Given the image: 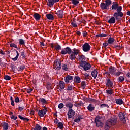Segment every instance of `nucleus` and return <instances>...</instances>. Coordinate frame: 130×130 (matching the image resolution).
<instances>
[{"instance_id": "nucleus-64", "label": "nucleus", "mask_w": 130, "mask_h": 130, "mask_svg": "<svg viewBox=\"0 0 130 130\" xmlns=\"http://www.w3.org/2000/svg\"><path fill=\"white\" fill-rule=\"evenodd\" d=\"M0 54H2V55H5V52H4V51H3V50H0Z\"/></svg>"}, {"instance_id": "nucleus-27", "label": "nucleus", "mask_w": 130, "mask_h": 130, "mask_svg": "<svg viewBox=\"0 0 130 130\" xmlns=\"http://www.w3.org/2000/svg\"><path fill=\"white\" fill-rule=\"evenodd\" d=\"M65 105L66 107H68L69 109H72V108H73V103L71 102H67Z\"/></svg>"}, {"instance_id": "nucleus-43", "label": "nucleus", "mask_w": 130, "mask_h": 130, "mask_svg": "<svg viewBox=\"0 0 130 130\" xmlns=\"http://www.w3.org/2000/svg\"><path fill=\"white\" fill-rule=\"evenodd\" d=\"M24 70H25V66L24 65L20 66L18 68V71H24Z\"/></svg>"}, {"instance_id": "nucleus-45", "label": "nucleus", "mask_w": 130, "mask_h": 130, "mask_svg": "<svg viewBox=\"0 0 130 130\" xmlns=\"http://www.w3.org/2000/svg\"><path fill=\"white\" fill-rule=\"evenodd\" d=\"M10 47H14V48H18V46L16 44L11 43L10 44Z\"/></svg>"}, {"instance_id": "nucleus-6", "label": "nucleus", "mask_w": 130, "mask_h": 130, "mask_svg": "<svg viewBox=\"0 0 130 130\" xmlns=\"http://www.w3.org/2000/svg\"><path fill=\"white\" fill-rule=\"evenodd\" d=\"M61 62L59 60H56L54 62V66L53 68L55 69V70H57V71H58L61 69Z\"/></svg>"}, {"instance_id": "nucleus-37", "label": "nucleus", "mask_w": 130, "mask_h": 130, "mask_svg": "<svg viewBox=\"0 0 130 130\" xmlns=\"http://www.w3.org/2000/svg\"><path fill=\"white\" fill-rule=\"evenodd\" d=\"M19 44L20 45H25V40L22 39H19Z\"/></svg>"}, {"instance_id": "nucleus-33", "label": "nucleus", "mask_w": 130, "mask_h": 130, "mask_svg": "<svg viewBox=\"0 0 130 130\" xmlns=\"http://www.w3.org/2000/svg\"><path fill=\"white\" fill-rule=\"evenodd\" d=\"M57 125L59 129H62L63 128V122H60Z\"/></svg>"}, {"instance_id": "nucleus-12", "label": "nucleus", "mask_w": 130, "mask_h": 130, "mask_svg": "<svg viewBox=\"0 0 130 130\" xmlns=\"http://www.w3.org/2000/svg\"><path fill=\"white\" fill-rule=\"evenodd\" d=\"M125 115L124 113L122 112H120L119 113V117L121 121H122L123 123H125L126 121L125 120V117H124Z\"/></svg>"}, {"instance_id": "nucleus-32", "label": "nucleus", "mask_w": 130, "mask_h": 130, "mask_svg": "<svg viewBox=\"0 0 130 130\" xmlns=\"http://www.w3.org/2000/svg\"><path fill=\"white\" fill-rule=\"evenodd\" d=\"M81 119H82V116H79L78 118L75 119L74 120V122H77V123H79L80 121H81Z\"/></svg>"}, {"instance_id": "nucleus-16", "label": "nucleus", "mask_w": 130, "mask_h": 130, "mask_svg": "<svg viewBox=\"0 0 130 130\" xmlns=\"http://www.w3.org/2000/svg\"><path fill=\"white\" fill-rule=\"evenodd\" d=\"M106 86L108 88H112L113 87V82L111 81L110 79H108L106 82Z\"/></svg>"}, {"instance_id": "nucleus-20", "label": "nucleus", "mask_w": 130, "mask_h": 130, "mask_svg": "<svg viewBox=\"0 0 130 130\" xmlns=\"http://www.w3.org/2000/svg\"><path fill=\"white\" fill-rule=\"evenodd\" d=\"M46 17L48 19V20H54V16H53V15L50 13L46 14Z\"/></svg>"}, {"instance_id": "nucleus-61", "label": "nucleus", "mask_w": 130, "mask_h": 130, "mask_svg": "<svg viewBox=\"0 0 130 130\" xmlns=\"http://www.w3.org/2000/svg\"><path fill=\"white\" fill-rule=\"evenodd\" d=\"M40 44L41 46H43V47L45 46V44H44V43H43V42H41Z\"/></svg>"}, {"instance_id": "nucleus-38", "label": "nucleus", "mask_w": 130, "mask_h": 130, "mask_svg": "<svg viewBox=\"0 0 130 130\" xmlns=\"http://www.w3.org/2000/svg\"><path fill=\"white\" fill-rule=\"evenodd\" d=\"M18 117H19V118H20V119H21V120L29 121V119H28L27 118H24V117H22V116H21V115H19Z\"/></svg>"}, {"instance_id": "nucleus-19", "label": "nucleus", "mask_w": 130, "mask_h": 130, "mask_svg": "<svg viewBox=\"0 0 130 130\" xmlns=\"http://www.w3.org/2000/svg\"><path fill=\"white\" fill-rule=\"evenodd\" d=\"M87 109H88V111H90L91 112L93 110H95V106L92 104H90L87 107Z\"/></svg>"}, {"instance_id": "nucleus-26", "label": "nucleus", "mask_w": 130, "mask_h": 130, "mask_svg": "<svg viewBox=\"0 0 130 130\" xmlns=\"http://www.w3.org/2000/svg\"><path fill=\"white\" fill-rule=\"evenodd\" d=\"M39 101L40 103H42V104H46V103H47V101L46 100H45V99L44 98H40L39 100Z\"/></svg>"}, {"instance_id": "nucleus-25", "label": "nucleus", "mask_w": 130, "mask_h": 130, "mask_svg": "<svg viewBox=\"0 0 130 130\" xmlns=\"http://www.w3.org/2000/svg\"><path fill=\"white\" fill-rule=\"evenodd\" d=\"M109 24H114L115 23V17H112L109 20H108Z\"/></svg>"}, {"instance_id": "nucleus-5", "label": "nucleus", "mask_w": 130, "mask_h": 130, "mask_svg": "<svg viewBox=\"0 0 130 130\" xmlns=\"http://www.w3.org/2000/svg\"><path fill=\"white\" fill-rule=\"evenodd\" d=\"M121 11H122V8L120 7L117 10V12L113 14L114 18H115L116 20H118V17H120L121 18L123 17V13H122Z\"/></svg>"}, {"instance_id": "nucleus-58", "label": "nucleus", "mask_w": 130, "mask_h": 130, "mask_svg": "<svg viewBox=\"0 0 130 130\" xmlns=\"http://www.w3.org/2000/svg\"><path fill=\"white\" fill-rule=\"evenodd\" d=\"M21 56L23 58H26V56L25 55V53L24 52H22L21 53Z\"/></svg>"}, {"instance_id": "nucleus-49", "label": "nucleus", "mask_w": 130, "mask_h": 130, "mask_svg": "<svg viewBox=\"0 0 130 130\" xmlns=\"http://www.w3.org/2000/svg\"><path fill=\"white\" fill-rule=\"evenodd\" d=\"M62 70H64V71H68V66L67 64H64L62 66Z\"/></svg>"}, {"instance_id": "nucleus-8", "label": "nucleus", "mask_w": 130, "mask_h": 130, "mask_svg": "<svg viewBox=\"0 0 130 130\" xmlns=\"http://www.w3.org/2000/svg\"><path fill=\"white\" fill-rule=\"evenodd\" d=\"M80 66L83 68L84 71H88V70H90V69H91V65L90 63L86 61L81 62Z\"/></svg>"}, {"instance_id": "nucleus-21", "label": "nucleus", "mask_w": 130, "mask_h": 130, "mask_svg": "<svg viewBox=\"0 0 130 130\" xmlns=\"http://www.w3.org/2000/svg\"><path fill=\"white\" fill-rule=\"evenodd\" d=\"M91 75L94 79H96L98 76V71L97 70H94L91 72Z\"/></svg>"}, {"instance_id": "nucleus-42", "label": "nucleus", "mask_w": 130, "mask_h": 130, "mask_svg": "<svg viewBox=\"0 0 130 130\" xmlns=\"http://www.w3.org/2000/svg\"><path fill=\"white\" fill-rule=\"evenodd\" d=\"M81 85L82 89H85L86 88V82L82 81L81 83Z\"/></svg>"}, {"instance_id": "nucleus-44", "label": "nucleus", "mask_w": 130, "mask_h": 130, "mask_svg": "<svg viewBox=\"0 0 130 130\" xmlns=\"http://www.w3.org/2000/svg\"><path fill=\"white\" fill-rule=\"evenodd\" d=\"M83 77L85 80H88V79H90V75L87 74V73H86L84 75Z\"/></svg>"}, {"instance_id": "nucleus-63", "label": "nucleus", "mask_w": 130, "mask_h": 130, "mask_svg": "<svg viewBox=\"0 0 130 130\" xmlns=\"http://www.w3.org/2000/svg\"><path fill=\"white\" fill-rule=\"evenodd\" d=\"M18 109L20 111H22L24 109V107H19Z\"/></svg>"}, {"instance_id": "nucleus-30", "label": "nucleus", "mask_w": 130, "mask_h": 130, "mask_svg": "<svg viewBox=\"0 0 130 130\" xmlns=\"http://www.w3.org/2000/svg\"><path fill=\"white\" fill-rule=\"evenodd\" d=\"M59 87L61 90H63V89H64V87H65L64 82H63V81H60L59 82Z\"/></svg>"}, {"instance_id": "nucleus-11", "label": "nucleus", "mask_w": 130, "mask_h": 130, "mask_svg": "<svg viewBox=\"0 0 130 130\" xmlns=\"http://www.w3.org/2000/svg\"><path fill=\"white\" fill-rule=\"evenodd\" d=\"M122 8L121 6H119V4L117 3L116 2H113V5H112L111 9L112 10H118V9Z\"/></svg>"}, {"instance_id": "nucleus-53", "label": "nucleus", "mask_w": 130, "mask_h": 130, "mask_svg": "<svg viewBox=\"0 0 130 130\" xmlns=\"http://www.w3.org/2000/svg\"><path fill=\"white\" fill-rule=\"evenodd\" d=\"M32 91H33V89L28 88L27 89V93H28V94H30L31 93V92H32Z\"/></svg>"}, {"instance_id": "nucleus-48", "label": "nucleus", "mask_w": 130, "mask_h": 130, "mask_svg": "<svg viewBox=\"0 0 130 130\" xmlns=\"http://www.w3.org/2000/svg\"><path fill=\"white\" fill-rule=\"evenodd\" d=\"M82 104V103H76L74 104V106H75L76 107H80V106H81Z\"/></svg>"}, {"instance_id": "nucleus-55", "label": "nucleus", "mask_w": 130, "mask_h": 130, "mask_svg": "<svg viewBox=\"0 0 130 130\" xmlns=\"http://www.w3.org/2000/svg\"><path fill=\"white\" fill-rule=\"evenodd\" d=\"M101 107L102 108H103V107H108V105L105 104H103L101 105Z\"/></svg>"}, {"instance_id": "nucleus-34", "label": "nucleus", "mask_w": 130, "mask_h": 130, "mask_svg": "<svg viewBox=\"0 0 130 130\" xmlns=\"http://www.w3.org/2000/svg\"><path fill=\"white\" fill-rule=\"evenodd\" d=\"M85 59H86V57H85V56L82 55L81 56H79V60H80L81 62H85Z\"/></svg>"}, {"instance_id": "nucleus-36", "label": "nucleus", "mask_w": 130, "mask_h": 130, "mask_svg": "<svg viewBox=\"0 0 130 130\" xmlns=\"http://www.w3.org/2000/svg\"><path fill=\"white\" fill-rule=\"evenodd\" d=\"M16 56L14 58H12V60H13V61H16V60H17L18 59V58L19 57V52H18V51H16Z\"/></svg>"}, {"instance_id": "nucleus-23", "label": "nucleus", "mask_w": 130, "mask_h": 130, "mask_svg": "<svg viewBox=\"0 0 130 130\" xmlns=\"http://www.w3.org/2000/svg\"><path fill=\"white\" fill-rule=\"evenodd\" d=\"M73 79V77L71 75H68L65 79V83H70V81Z\"/></svg>"}, {"instance_id": "nucleus-28", "label": "nucleus", "mask_w": 130, "mask_h": 130, "mask_svg": "<svg viewBox=\"0 0 130 130\" xmlns=\"http://www.w3.org/2000/svg\"><path fill=\"white\" fill-rule=\"evenodd\" d=\"M74 81L75 83H77L78 84H79L81 83V78H80V77L76 76L74 78Z\"/></svg>"}, {"instance_id": "nucleus-59", "label": "nucleus", "mask_w": 130, "mask_h": 130, "mask_svg": "<svg viewBox=\"0 0 130 130\" xmlns=\"http://www.w3.org/2000/svg\"><path fill=\"white\" fill-rule=\"evenodd\" d=\"M87 35H88V34L86 31L83 32V37H87Z\"/></svg>"}, {"instance_id": "nucleus-7", "label": "nucleus", "mask_w": 130, "mask_h": 130, "mask_svg": "<svg viewBox=\"0 0 130 130\" xmlns=\"http://www.w3.org/2000/svg\"><path fill=\"white\" fill-rule=\"evenodd\" d=\"M47 112V108L44 107L43 109L39 110L38 111V115L40 117H44V115L46 114Z\"/></svg>"}, {"instance_id": "nucleus-29", "label": "nucleus", "mask_w": 130, "mask_h": 130, "mask_svg": "<svg viewBox=\"0 0 130 130\" xmlns=\"http://www.w3.org/2000/svg\"><path fill=\"white\" fill-rule=\"evenodd\" d=\"M116 103L117 104L121 105L123 103V101L121 99H115Z\"/></svg>"}, {"instance_id": "nucleus-4", "label": "nucleus", "mask_w": 130, "mask_h": 130, "mask_svg": "<svg viewBox=\"0 0 130 130\" xmlns=\"http://www.w3.org/2000/svg\"><path fill=\"white\" fill-rule=\"evenodd\" d=\"M103 120V118H102V116H97L95 118V123L96 124V126L98 127H103V123L102 121Z\"/></svg>"}, {"instance_id": "nucleus-1", "label": "nucleus", "mask_w": 130, "mask_h": 130, "mask_svg": "<svg viewBox=\"0 0 130 130\" xmlns=\"http://www.w3.org/2000/svg\"><path fill=\"white\" fill-rule=\"evenodd\" d=\"M117 122V119L112 118L108 119L105 125V129L108 130L112 125H115Z\"/></svg>"}, {"instance_id": "nucleus-18", "label": "nucleus", "mask_w": 130, "mask_h": 130, "mask_svg": "<svg viewBox=\"0 0 130 130\" xmlns=\"http://www.w3.org/2000/svg\"><path fill=\"white\" fill-rule=\"evenodd\" d=\"M115 72H116V69L115 68L111 66L109 69V73L111 75H114L115 74Z\"/></svg>"}, {"instance_id": "nucleus-31", "label": "nucleus", "mask_w": 130, "mask_h": 130, "mask_svg": "<svg viewBox=\"0 0 130 130\" xmlns=\"http://www.w3.org/2000/svg\"><path fill=\"white\" fill-rule=\"evenodd\" d=\"M54 48L56 51H58V50H61V46L58 44L54 45Z\"/></svg>"}, {"instance_id": "nucleus-39", "label": "nucleus", "mask_w": 130, "mask_h": 130, "mask_svg": "<svg viewBox=\"0 0 130 130\" xmlns=\"http://www.w3.org/2000/svg\"><path fill=\"white\" fill-rule=\"evenodd\" d=\"M71 2L73 5H74V6H77L79 4V1L78 0H72Z\"/></svg>"}, {"instance_id": "nucleus-17", "label": "nucleus", "mask_w": 130, "mask_h": 130, "mask_svg": "<svg viewBox=\"0 0 130 130\" xmlns=\"http://www.w3.org/2000/svg\"><path fill=\"white\" fill-rule=\"evenodd\" d=\"M57 2H59V0H48L47 5L49 7H52L54 5V3H57Z\"/></svg>"}, {"instance_id": "nucleus-60", "label": "nucleus", "mask_w": 130, "mask_h": 130, "mask_svg": "<svg viewBox=\"0 0 130 130\" xmlns=\"http://www.w3.org/2000/svg\"><path fill=\"white\" fill-rule=\"evenodd\" d=\"M120 74H121V72H118L116 73L115 75L117 76V77H118V76H120Z\"/></svg>"}, {"instance_id": "nucleus-35", "label": "nucleus", "mask_w": 130, "mask_h": 130, "mask_svg": "<svg viewBox=\"0 0 130 130\" xmlns=\"http://www.w3.org/2000/svg\"><path fill=\"white\" fill-rule=\"evenodd\" d=\"M107 94L108 95H112L113 94V89H109L106 90Z\"/></svg>"}, {"instance_id": "nucleus-51", "label": "nucleus", "mask_w": 130, "mask_h": 130, "mask_svg": "<svg viewBox=\"0 0 130 130\" xmlns=\"http://www.w3.org/2000/svg\"><path fill=\"white\" fill-rule=\"evenodd\" d=\"M60 122L59 121V120L57 119H55L54 120V123L56 124L57 125L60 123Z\"/></svg>"}, {"instance_id": "nucleus-13", "label": "nucleus", "mask_w": 130, "mask_h": 130, "mask_svg": "<svg viewBox=\"0 0 130 130\" xmlns=\"http://www.w3.org/2000/svg\"><path fill=\"white\" fill-rule=\"evenodd\" d=\"M67 114L68 118H72L75 115V111L72 109H69Z\"/></svg>"}, {"instance_id": "nucleus-10", "label": "nucleus", "mask_w": 130, "mask_h": 130, "mask_svg": "<svg viewBox=\"0 0 130 130\" xmlns=\"http://www.w3.org/2000/svg\"><path fill=\"white\" fill-rule=\"evenodd\" d=\"M71 53H72V49L69 47L63 49L61 51V54L63 55L71 54Z\"/></svg>"}, {"instance_id": "nucleus-2", "label": "nucleus", "mask_w": 130, "mask_h": 130, "mask_svg": "<svg viewBox=\"0 0 130 130\" xmlns=\"http://www.w3.org/2000/svg\"><path fill=\"white\" fill-rule=\"evenodd\" d=\"M79 53L80 50L74 48L72 50L71 53L69 55V59H71V60H74V59H76V58H77L76 56H77V55H78Z\"/></svg>"}, {"instance_id": "nucleus-22", "label": "nucleus", "mask_w": 130, "mask_h": 130, "mask_svg": "<svg viewBox=\"0 0 130 130\" xmlns=\"http://www.w3.org/2000/svg\"><path fill=\"white\" fill-rule=\"evenodd\" d=\"M33 17L36 21H39L40 20V15L38 13H35Z\"/></svg>"}, {"instance_id": "nucleus-3", "label": "nucleus", "mask_w": 130, "mask_h": 130, "mask_svg": "<svg viewBox=\"0 0 130 130\" xmlns=\"http://www.w3.org/2000/svg\"><path fill=\"white\" fill-rule=\"evenodd\" d=\"M112 3L111 0H105V3L103 2L101 4V9L102 10H108L109 6L111 5Z\"/></svg>"}, {"instance_id": "nucleus-62", "label": "nucleus", "mask_w": 130, "mask_h": 130, "mask_svg": "<svg viewBox=\"0 0 130 130\" xmlns=\"http://www.w3.org/2000/svg\"><path fill=\"white\" fill-rule=\"evenodd\" d=\"M103 46H104V47H106L107 46H108V43H104L103 44Z\"/></svg>"}, {"instance_id": "nucleus-50", "label": "nucleus", "mask_w": 130, "mask_h": 130, "mask_svg": "<svg viewBox=\"0 0 130 130\" xmlns=\"http://www.w3.org/2000/svg\"><path fill=\"white\" fill-rule=\"evenodd\" d=\"M72 26L73 27H74L75 28L78 27V25H77V23H76L75 22H72L71 23Z\"/></svg>"}, {"instance_id": "nucleus-41", "label": "nucleus", "mask_w": 130, "mask_h": 130, "mask_svg": "<svg viewBox=\"0 0 130 130\" xmlns=\"http://www.w3.org/2000/svg\"><path fill=\"white\" fill-rule=\"evenodd\" d=\"M125 80V78L123 76H120L118 78L119 82H120V83H122V82H124Z\"/></svg>"}, {"instance_id": "nucleus-15", "label": "nucleus", "mask_w": 130, "mask_h": 130, "mask_svg": "<svg viewBox=\"0 0 130 130\" xmlns=\"http://www.w3.org/2000/svg\"><path fill=\"white\" fill-rule=\"evenodd\" d=\"M56 14L57 17H58V18H59L60 19H62V18H63V11H62V10H58Z\"/></svg>"}, {"instance_id": "nucleus-40", "label": "nucleus", "mask_w": 130, "mask_h": 130, "mask_svg": "<svg viewBox=\"0 0 130 130\" xmlns=\"http://www.w3.org/2000/svg\"><path fill=\"white\" fill-rule=\"evenodd\" d=\"M107 35L105 34H100L96 35V37H106Z\"/></svg>"}, {"instance_id": "nucleus-24", "label": "nucleus", "mask_w": 130, "mask_h": 130, "mask_svg": "<svg viewBox=\"0 0 130 130\" xmlns=\"http://www.w3.org/2000/svg\"><path fill=\"white\" fill-rule=\"evenodd\" d=\"M114 41H115L114 38L110 37L107 41V43L108 44H112Z\"/></svg>"}, {"instance_id": "nucleus-9", "label": "nucleus", "mask_w": 130, "mask_h": 130, "mask_svg": "<svg viewBox=\"0 0 130 130\" xmlns=\"http://www.w3.org/2000/svg\"><path fill=\"white\" fill-rule=\"evenodd\" d=\"M90 49H91V46L88 43H85L82 46V50H83L84 52H88V51H90Z\"/></svg>"}, {"instance_id": "nucleus-57", "label": "nucleus", "mask_w": 130, "mask_h": 130, "mask_svg": "<svg viewBox=\"0 0 130 130\" xmlns=\"http://www.w3.org/2000/svg\"><path fill=\"white\" fill-rule=\"evenodd\" d=\"M14 101H15V102H16V103H18V102H19V101H20V99H19V97L15 98Z\"/></svg>"}, {"instance_id": "nucleus-56", "label": "nucleus", "mask_w": 130, "mask_h": 130, "mask_svg": "<svg viewBox=\"0 0 130 130\" xmlns=\"http://www.w3.org/2000/svg\"><path fill=\"white\" fill-rule=\"evenodd\" d=\"M67 90V91H72L73 90V87L72 86H69Z\"/></svg>"}, {"instance_id": "nucleus-46", "label": "nucleus", "mask_w": 130, "mask_h": 130, "mask_svg": "<svg viewBox=\"0 0 130 130\" xmlns=\"http://www.w3.org/2000/svg\"><path fill=\"white\" fill-rule=\"evenodd\" d=\"M4 79L7 80V81H10V80H11V77L9 75H5L4 76Z\"/></svg>"}, {"instance_id": "nucleus-52", "label": "nucleus", "mask_w": 130, "mask_h": 130, "mask_svg": "<svg viewBox=\"0 0 130 130\" xmlns=\"http://www.w3.org/2000/svg\"><path fill=\"white\" fill-rule=\"evenodd\" d=\"M63 106H64V105H63V103H60L58 105V108H59V109H61V108H63Z\"/></svg>"}, {"instance_id": "nucleus-14", "label": "nucleus", "mask_w": 130, "mask_h": 130, "mask_svg": "<svg viewBox=\"0 0 130 130\" xmlns=\"http://www.w3.org/2000/svg\"><path fill=\"white\" fill-rule=\"evenodd\" d=\"M0 126L3 128V130L9 129V124H8V123L2 122L1 123Z\"/></svg>"}, {"instance_id": "nucleus-54", "label": "nucleus", "mask_w": 130, "mask_h": 130, "mask_svg": "<svg viewBox=\"0 0 130 130\" xmlns=\"http://www.w3.org/2000/svg\"><path fill=\"white\" fill-rule=\"evenodd\" d=\"M11 119H13L14 120H16L17 119L18 117L17 116H15L14 115H12L11 116Z\"/></svg>"}, {"instance_id": "nucleus-47", "label": "nucleus", "mask_w": 130, "mask_h": 130, "mask_svg": "<svg viewBox=\"0 0 130 130\" xmlns=\"http://www.w3.org/2000/svg\"><path fill=\"white\" fill-rule=\"evenodd\" d=\"M34 130H41V126L39 124H37Z\"/></svg>"}]
</instances>
